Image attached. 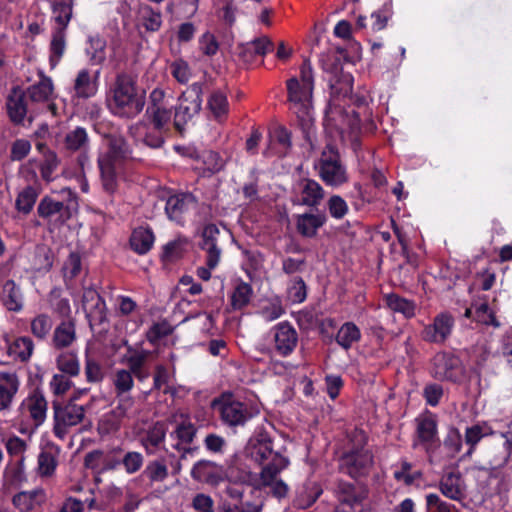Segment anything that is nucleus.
Returning a JSON list of instances; mask_svg holds the SVG:
<instances>
[{
    "label": "nucleus",
    "mask_w": 512,
    "mask_h": 512,
    "mask_svg": "<svg viewBox=\"0 0 512 512\" xmlns=\"http://www.w3.org/2000/svg\"><path fill=\"white\" fill-rule=\"evenodd\" d=\"M325 70L329 74L330 99L325 110L324 123L326 134L330 138L342 137L347 120V111L340 105L351 92L350 79L342 75V65L349 62L347 50L336 46L327 53Z\"/></svg>",
    "instance_id": "nucleus-1"
},
{
    "label": "nucleus",
    "mask_w": 512,
    "mask_h": 512,
    "mask_svg": "<svg viewBox=\"0 0 512 512\" xmlns=\"http://www.w3.org/2000/svg\"><path fill=\"white\" fill-rule=\"evenodd\" d=\"M248 452L252 460L262 469L260 480L267 494L281 500L288 495L289 487L277 475L289 465L288 457L274 448V442L268 433H260L249 442Z\"/></svg>",
    "instance_id": "nucleus-2"
},
{
    "label": "nucleus",
    "mask_w": 512,
    "mask_h": 512,
    "mask_svg": "<svg viewBox=\"0 0 512 512\" xmlns=\"http://www.w3.org/2000/svg\"><path fill=\"white\" fill-rule=\"evenodd\" d=\"M300 79L292 77L287 80L288 101L297 114L303 136L311 149L317 147V131L315 119L312 117V93L314 89L313 70L309 59H305L300 67Z\"/></svg>",
    "instance_id": "nucleus-3"
},
{
    "label": "nucleus",
    "mask_w": 512,
    "mask_h": 512,
    "mask_svg": "<svg viewBox=\"0 0 512 512\" xmlns=\"http://www.w3.org/2000/svg\"><path fill=\"white\" fill-rule=\"evenodd\" d=\"M139 160L140 158L133 155L131 145L122 135H108L107 150L100 154L97 159L104 191L113 195L118 189L117 169L123 167L128 161Z\"/></svg>",
    "instance_id": "nucleus-4"
},
{
    "label": "nucleus",
    "mask_w": 512,
    "mask_h": 512,
    "mask_svg": "<svg viewBox=\"0 0 512 512\" xmlns=\"http://www.w3.org/2000/svg\"><path fill=\"white\" fill-rule=\"evenodd\" d=\"M107 105L115 116L127 119L136 117L144 108L145 97L137 92L135 77L126 72L118 73L110 89Z\"/></svg>",
    "instance_id": "nucleus-5"
},
{
    "label": "nucleus",
    "mask_w": 512,
    "mask_h": 512,
    "mask_svg": "<svg viewBox=\"0 0 512 512\" xmlns=\"http://www.w3.org/2000/svg\"><path fill=\"white\" fill-rule=\"evenodd\" d=\"M78 209V195L69 187L44 195L37 205V216L48 224H66Z\"/></svg>",
    "instance_id": "nucleus-6"
},
{
    "label": "nucleus",
    "mask_w": 512,
    "mask_h": 512,
    "mask_svg": "<svg viewBox=\"0 0 512 512\" xmlns=\"http://www.w3.org/2000/svg\"><path fill=\"white\" fill-rule=\"evenodd\" d=\"M77 399V396H72L67 401L52 402L53 434L60 440H64L69 429L80 424L85 418L86 409L83 405L76 404Z\"/></svg>",
    "instance_id": "nucleus-7"
},
{
    "label": "nucleus",
    "mask_w": 512,
    "mask_h": 512,
    "mask_svg": "<svg viewBox=\"0 0 512 512\" xmlns=\"http://www.w3.org/2000/svg\"><path fill=\"white\" fill-rule=\"evenodd\" d=\"M364 438L357 445H353L339 458V469L341 472L357 480L367 477L374 467L373 453L365 447Z\"/></svg>",
    "instance_id": "nucleus-8"
},
{
    "label": "nucleus",
    "mask_w": 512,
    "mask_h": 512,
    "mask_svg": "<svg viewBox=\"0 0 512 512\" xmlns=\"http://www.w3.org/2000/svg\"><path fill=\"white\" fill-rule=\"evenodd\" d=\"M158 199L165 202L164 212L168 220L178 226L186 224V215L196 208L198 200L191 192H178L166 189L158 194Z\"/></svg>",
    "instance_id": "nucleus-9"
},
{
    "label": "nucleus",
    "mask_w": 512,
    "mask_h": 512,
    "mask_svg": "<svg viewBox=\"0 0 512 512\" xmlns=\"http://www.w3.org/2000/svg\"><path fill=\"white\" fill-rule=\"evenodd\" d=\"M430 374L438 381L459 384L465 378V367L458 356L449 352H438L431 360Z\"/></svg>",
    "instance_id": "nucleus-10"
},
{
    "label": "nucleus",
    "mask_w": 512,
    "mask_h": 512,
    "mask_svg": "<svg viewBox=\"0 0 512 512\" xmlns=\"http://www.w3.org/2000/svg\"><path fill=\"white\" fill-rule=\"evenodd\" d=\"M202 86L194 83L190 89L181 95L179 104L175 107L173 126L179 134H183L186 124L198 114L202 105Z\"/></svg>",
    "instance_id": "nucleus-11"
},
{
    "label": "nucleus",
    "mask_w": 512,
    "mask_h": 512,
    "mask_svg": "<svg viewBox=\"0 0 512 512\" xmlns=\"http://www.w3.org/2000/svg\"><path fill=\"white\" fill-rule=\"evenodd\" d=\"M211 407L219 412L222 423L230 427L244 426L251 418L247 405L231 395L223 394L213 399Z\"/></svg>",
    "instance_id": "nucleus-12"
},
{
    "label": "nucleus",
    "mask_w": 512,
    "mask_h": 512,
    "mask_svg": "<svg viewBox=\"0 0 512 512\" xmlns=\"http://www.w3.org/2000/svg\"><path fill=\"white\" fill-rule=\"evenodd\" d=\"M326 149L329 151V155L322 151V181L327 186L337 188L348 182L347 169L335 146L327 143Z\"/></svg>",
    "instance_id": "nucleus-13"
},
{
    "label": "nucleus",
    "mask_w": 512,
    "mask_h": 512,
    "mask_svg": "<svg viewBox=\"0 0 512 512\" xmlns=\"http://www.w3.org/2000/svg\"><path fill=\"white\" fill-rule=\"evenodd\" d=\"M122 451L120 446L113 447L109 451L94 449L84 456V467L92 470L96 475L115 471L121 465Z\"/></svg>",
    "instance_id": "nucleus-14"
},
{
    "label": "nucleus",
    "mask_w": 512,
    "mask_h": 512,
    "mask_svg": "<svg viewBox=\"0 0 512 512\" xmlns=\"http://www.w3.org/2000/svg\"><path fill=\"white\" fill-rule=\"evenodd\" d=\"M220 229L214 223H207L200 232L198 247L206 252V265L216 268L220 262L222 250L218 246Z\"/></svg>",
    "instance_id": "nucleus-15"
},
{
    "label": "nucleus",
    "mask_w": 512,
    "mask_h": 512,
    "mask_svg": "<svg viewBox=\"0 0 512 512\" xmlns=\"http://www.w3.org/2000/svg\"><path fill=\"white\" fill-rule=\"evenodd\" d=\"M47 408L48 403L43 392L39 388H35L22 401L19 411L22 417H28L35 427H39L46 419Z\"/></svg>",
    "instance_id": "nucleus-16"
},
{
    "label": "nucleus",
    "mask_w": 512,
    "mask_h": 512,
    "mask_svg": "<svg viewBox=\"0 0 512 512\" xmlns=\"http://www.w3.org/2000/svg\"><path fill=\"white\" fill-rule=\"evenodd\" d=\"M190 475L196 482L217 487L225 479V470L222 465L216 462L201 459L194 463Z\"/></svg>",
    "instance_id": "nucleus-17"
},
{
    "label": "nucleus",
    "mask_w": 512,
    "mask_h": 512,
    "mask_svg": "<svg viewBox=\"0 0 512 512\" xmlns=\"http://www.w3.org/2000/svg\"><path fill=\"white\" fill-rule=\"evenodd\" d=\"M166 434L167 426L162 421H156L139 434V443L146 456H155L160 449L167 451L165 447Z\"/></svg>",
    "instance_id": "nucleus-18"
},
{
    "label": "nucleus",
    "mask_w": 512,
    "mask_h": 512,
    "mask_svg": "<svg viewBox=\"0 0 512 512\" xmlns=\"http://www.w3.org/2000/svg\"><path fill=\"white\" fill-rule=\"evenodd\" d=\"M273 339L274 350L282 357L291 355L298 344L297 331L288 321L280 322L273 327Z\"/></svg>",
    "instance_id": "nucleus-19"
},
{
    "label": "nucleus",
    "mask_w": 512,
    "mask_h": 512,
    "mask_svg": "<svg viewBox=\"0 0 512 512\" xmlns=\"http://www.w3.org/2000/svg\"><path fill=\"white\" fill-rule=\"evenodd\" d=\"M454 318L448 312L435 316L433 323L426 325L421 332L424 341L430 343H444L452 332Z\"/></svg>",
    "instance_id": "nucleus-20"
},
{
    "label": "nucleus",
    "mask_w": 512,
    "mask_h": 512,
    "mask_svg": "<svg viewBox=\"0 0 512 512\" xmlns=\"http://www.w3.org/2000/svg\"><path fill=\"white\" fill-rule=\"evenodd\" d=\"M416 433L421 445L428 454L434 453L440 446L436 415L429 413L418 419Z\"/></svg>",
    "instance_id": "nucleus-21"
},
{
    "label": "nucleus",
    "mask_w": 512,
    "mask_h": 512,
    "mask_svg": "<svg viewBox=\"0 0 512 512\" xmlns=\"http://www.w3.org/2000/svg\"><path fill=\"white\" fill-rule=\"evenodd\" d=\"M0 302L8 312L19 313L24 308V296L20 285L7 279L1 286Z\"/></svg>",
    "instance_id": "nucleus-22"
},
{
    "label": "nucleus",
    "mask_w": 512,
    "mask_h": 512,
    "mask_svg": "<svg viewBox=\"0 0 512 512\" xmlns=\"http://www.w3.org/2000/svg\"><path fill=\"white\" fill-rule=\"evenodd\" d=\"M64 148L69 152H80L78 163L83 166L88 159L86 153L89 148V136L84 127L77 126L66 133L64 137Z\"/></svg>",
    "instance_id": "nucleus-23"
},
{
    "label": "nucleus",
    "mask_w": 512,
    "mask_h": 512,
    "mask_svg": "<svg viewBox=\"0 0 512 512\" xmlns=\"http://www.w3.org/2000/svg\"><path fill=\"white\" fill-rule=\"evenodd\" d=\"M26 98V93L16 88H14L7 97V114L14 125L24 124L28 112Z\"/></svg>",
    "instance_id": "nucleus-24"
},
{
    "label": "nucleus",
    "mask_w": 512,
    "mask_h": 512,
    "mask_svg": "<svg viewBox=\"0 0 512 512\" xmlns=\"http://www.w3.org/2000/svg\"><path fill=\"white\" fill-rule=\"evenodd\" d=\"M441 493L454 501H462L465 498L462 475L459 471L445 473L439 481Z\"/></svg>",
    "instance_id": "nucleus-25"
},
{
    "label": "nucleus",
    "mask_w": 512,
    "mask_h": 512,
    "mask_svg": "<svg viewBox=\"0 0 512 512\" xmlns=\"http://www.w3.org/2000/svg\"><path fill=\"white\" fill-rule=\"evenodd\" d=\"M335 493L340 505L361 504L368 496V490L365 486H356L342 480L337 482Z\"/></svg>",
    "instance_id": "nucleus-26"
},
{
    "label": "nucleus",
    "mask_w": 512,
    "mask_h": 512,
    "mask_svg": "<svg viewBox=\"0 0 512 512\" xmlns=\"http://www.w3.org/2000/svg\"><path fill=\"white\" fill-rule=\"evenodd\" d=\"M98 75L99 71L95 73L93 79L88 69H81L74 80L73 89L75 95L81 99L95 96L98 91Z\"/></svg>",
    "instance_id": "nucleus-27"
},
{
    "label": "nucleus",
    "mask_w": 512,
    "mask_h": 512,
    "mask_svg": "<svg viewBox=\"0 0 512 512\" xmlns=\"http://www.w3.org/2000/svg\"><path fill=\"white\" fill-rule=\"evenodd\" d=\"M169 474L170 472L167 464V458L163 455H160L146 463L145 468L141 473V477L148 480L150 484H154L166 481L169 477Z\"/></svg>",
    "instance_id": "nucleus-28"
},
{
    "label": "nucleus",
    "mask_w": 512,
    "mask_h": 512,
    "mask_svg": "<svg viewBox=\"0 0 512 512\" xmlns=\"http://www.w3.org/2000/svg\"><path fill=\"white\" fill-rule=\"evenodd\" d=\"M19 389V380L15 373L0 372V411L10 407Z\"/></svg>",
    "instance_id": "nucleus-29"
},
{
    "label": "nucleus",
    "mask_w": 512,
    "mask_h": 512,
    "mask_svg": "<svg viewBox=\"0 0 512 512\" xmlns=\"http://www.w3.org/2000/svg\"><path fill=\"white\" fill-rule=\"evenodd\" d=\"M54 91L52 79L43 73L39 75V81L29 86L26 91V97L32 102H49Z\"/></svg>",
    "instance_id": "nucleus-30"
},
{
    "label": "nucleus",
    "mask_w": 512,
    "mask_h": 512,
    "mask_svg": "<svg viewBox=\"0 0 512 512\" xmlns=\"http://www.w3.org/2000/svg\"><path fill=\"white\" fill-rule=\"evenodd\" d=\"M155 235L150 227H138L130 236V247L139 255L148 253L153 247Z\"/></svg>",
    "instance_id": "nucleus-31"
},
{
    "label": "nucleus",
    "mask_w": 512,
    "mask_h": 512,
    "mask_svg": "<svg viewBox=\"0 0 512 512\" xmlns=\"http://www.w3.org/2000/svg\"><path fill=\"white\" fill-rule=\"evenodd\" d=\"M44 501V492L42 489L31 491H21L12 498V504L20 512H29L35 509Z\"/></svg>",
    "instance_id": "nucleus-32"
},
{
    "label": "nucleus",
    "mask_w": 512,
    "mask_h": 512,
    "mask_svg": "<svg viewBox=\"0 0 512 512\" xmlns=\"http://www.w3.org/2000/svg\"><path fill=\"white\" fill-rule=\"evenodd\" d=\"M254 295L253 288L250 283L239 279L230 295V306L234 311H240L247 307Z\"/></svg>",
    "instance_id": "nucleus-33"
},
{
    "label": "nucleus",
    "mask_w": 512,
    "mask_h": 512,
    "mask_svg": "<svg viewBox=\"0 0 512 512\" xmlns=\"http://www.w3.org/2000/svg\"><path fill=\"white\" fill-rule=\"evenodd\" d=\"M40 195V186L27 185L17 195L15 209L24 216L29 215Z\"/></svg>",
    "instance_id": "nucleus-34"
},
{
    "label": "nucleus",
    "mask_w": 512,
    "mask_h": 512,
    "mask_svg": "<svg viewBox=\"0 0 512 512\" xmlns=\"http://www.w3.org/2000/svg\"><path fill=\"white\" fill-rule=\"evenodd\" d=\"M76 339L73 320L62 321L54 330L52 343L56 349L69 347Z\"/></svg>",
    "instance_id": "nucleus-35"
},
{
    "label": "nucleus",
    "mask_w": 512,
    "mask_h": 512,
    "mask_svg": "<svg viewBox=\"0 0 512 512\" xmlns=\"http://www.w3.org/2000/svg\"><path fill=\"white\" fill-rule=\"evenodd\" d=\"M73 5V0H61L52 4V13L55 21L53 29L67 31L73 15Z\"/></svg>",
    "instance_id": "nucleus-36"
},
{
    "label": "nucleus",
    "mask_w": 512,
    "mask_h": 512,
    "mask_svg": "<svg viewBox=\"0 0 512 512\" xmlns=\"http://www.w3.org/2000/svg\"><path fill=\"white\" fill-rule=\"evenodd\" d=\"M207 105L216 121L223 122L226 120L229 112V102L224 92L214 90L208 98Z\"/></svg>",
    "instance_id": "nucleus-37"
},
{
    "label": "nucleus",
    "mask_w": 512,
    "mask_h": 512,
    "mask_svg": "<svg viewBox=\"0 0 512 512\" xmlns=\"http://www.w3.org/2000/svg\"><path fill=\"white\" fill-rule=\"evenodd\" d=\"M146 116L153 129L166 133L170 132L171 109L165 107H147Z\"/></svg>",
    "instance_id": "nucleus-38"
},
{
    "label": "nucleus",
    "mask_w": 512,
    "mask_h": 512,
    "mask_svg": "<svg viewBox=\"0 0 512 512\" xmlns=\"http://www.w3.org/2000/svg\"><path fill=\"white\" fill-rule=\"evenodd\" d=\"M361 339V331L354 322H345L338 330L335 340L344 350H349Z\"/></svg>",
    "instance_id": "nucleus-39"
},
{
    "label": "nucleus",
    "mask_w": 512,
    "mask_h": 512,
    "mask_svg": "<svg viewBox=\"0 0 512 512\" xmlns=\"http://www.w3.org/2000/svg\"><path fill=\"white\" fill-rule=\"evenodd\" d=\"M67 31L60 29L52 30V38L49 46V62L52 67L56 66L63 57L66 49Z\"/></svg>",
    "instance_id": "nucleus-40"
},
{
    "label": "nucleus",
    "mask_w": 512,
    "mask_h": 512,
    "mask_svg": "<svg viewBox=\"0 0 512 512\" xmlns=\"http://www.w3.org/2000/svg\"><path fill=\"white\" fill-rule=\"evenodd\" d=\"M493 433L492 428L485 423L467 427L465 431V442L469 445V449L464 456H470L481 439Z\"/></svg>",
    "instance_id": "nucleus-41"
},
{
    "label": "nucleus",
    "mask_w": 512,
    "mask_h": 512,
    "mask_svg": "<svg viewBox=\"0 0 512 512\" xmlns=\"http://www.w3.org/2000/svg\"><path fill=\"white\" fill-rule=\"evenodd\" d=\"M386 305L394 312L403 314L406 318L415 315V303L411 300L403 298L395 293H390L384 297Z\"/></svg>",
    "instance_id": "nucleus-42"
},
{
    "label": "nucleus",
    "mask_w": 512,
    "mask_h": 512,
    "mask_svg": "<svg viewBox=\"0 0 512 512\" xmlns=\"http://www.w3.org/2000/svg\"><path fill=\"white\" fill-rule=\"evenodd\" d=\"M197 427L188 419L177 423L174 431L170 433L172 439L177 440L175 444L190 445L197 434Z\"/></svg>",
    "instance_id": "nucleus-43"
},
{
    "label": "nucleus",
    "mask_w": 512,
    "mask_h": 512,
    "mask_svg": "<svg viewBox=\"0 0 512 512\" xmlns=\"http://www.w3.org/2000/svg\"><path fill=\"white\" fill-rule=\"evenodd\" d=\"M140 16L143 27L148 32H157L162 26V13L150 5H143L140 8Z\"/></svg>",
    "instance_id": "nucleus-44"
},
{
    "label": "nucleus",
    "mask_w": 512,
    "mask_h": 512,
    "mask_svg": "<svg viewBox=\"0 0 512 512\" xmlns=\"http://www.w3.org/2000/svg\"><path fill=\"white\" fill-rule=\"evenodd\" d=\"M24 456L22 455L9 469L6 470L4 477L6 485L10 488H19L27 481L25 473Z\"/></svg>",
    "instance_id": "nucleus-45"
},
{
    "label": "nucleus",
    "mask_w": 512,
    "mask_h": 512,
    "mask_svg": "<svg viewBox=\"0 0 512 512\" xmlns=\"http://www.w3.org/2000/svg\"><path fill=\"white\" fill-rule=\"evenodd\" d=\"M320 227V217L310 213L296 216L297 232L304 237H312Z\"/></svg>",
    "instance_id": "nucleus-46"
},
{
    "label": "nucleus",
    "mask_w": 512,
    "mask_h": 512,
    "mask_svg": "<svg viewBox=\"0 0 512 512\" xmlns=\"http://www.w3.org/2000/svg\"><path fill=\"white\" fill-rule=\"evenodd\" d=\"M202 164L204 165V174L213 175L222 171L225 167V160L216 151L205 150L199 156Z\"/></svg>",
    "instance_id": "nucleus-47"
},
{
    "label": "nucleus",
    "mask_w": 512,
    "mask_h": 512,
    "mask_svg": "<svg viewBox=\"0 0 512 512\" xmlns=\"http://www.w3.org/2000/svg\"><path fill=\"white\" fill-rule=\"evenodd\" d=\"M56 366L61 374L70 377L77 376L80 372L78 357L72 352H63L56 358Z\"/></svg>",
    "instance_id": "nucleus-48"
},
{
    "label": "nucleus",
    "mask_w": 512,
    "mask_h": 512,
    "mask_svg": "<svg viewBox=\"0 0 512 512\" xmlns=\"http://www.w3.org/2000/svg\"><path fill=\"white\" fill-rule=\"evenodd\" d=\"M170 374L166 366L158 364L155 367L153 376V389L161 390L165 395L175 396L177 390L175 387L169 385Z\"/></svg>",
    "instance_id": "nucleus-49"
},
{
    "label": "nucleus",
    "mask_w": 512,
    "mask_h": 512,
    "mask_svg": "<svg viewBox=\"0 0 512 512\" xmlns=\"http://www.w3.org/2000/svg\"><path fill=\"white\" fill-rule=\"evenodd\" d=\"M58 466L57 453L51 450H42L38 455V474L41 477H51Z\"/></svg>",
    "instance_id": "nucleus-50"
},
{
    "label": "nucleus",
    "mask_w": 512,
    "mask_h": 512,
    "mask_svg": "<svg viewBox=\"0 0 512 512\" xmlns=\"http://www.w3.org/2000/svg\"><path fill=\"white\" fill-rule=\"evenodd\" d=\"M33 352V341L29 337H18L13 343L9 345L8 353L11 356L19 358L21 361H26L30 358Z\"/></svg>",
    "instance_id": "nucleus-51"
},
{
    "label": "nucleus",
    "mask_w": 512,
    "mask_h": 512,
    "mask_svg": "<svg viewBox=\"0 0 512 512\" xmlns=\"http://www.w3.org/2000/svg\"><path fill=\"white\" fill-rule=\"evenodd\" d=\"M297 322L304 331H315L320 333V318L316 308L304 309L298 313Z\"/></svg>",
    "instance_id": "nucleus-52"
},
{
    "label": "nucleus",
    "mask_w": 512,
    "mask_h": 512,
    "mask_svg": "<svg viewBox=\"0 0 512 512\" xmlns=\"http://www.w3.org/2000/svg\"><path fill=\"white\" fill-rule=\"evenodd\" d=\"M106 41L99 36L89 38V47L86 53L92 65H101L106 59Z\"/></svg>",
    "instance_id": "nucleus-53"
},
{
    "label": "nucleus",
    "mask_w": 512,
    "mask_h": 512,
    "mask_svg": "<svg viewBox=\"0 0 512 512\" xmlns=\"http://www.w3.org/2000/svg\"><path fill=\"white\" fill-rule=\"evenodd\" d=\"M84 312L89 326L93 328L107 321V308L105 300L95 304L84 307Z\"/></svg>",
    "instance_id": "nucleus-54"
},
{
    "label": "nucleus",
    "mask_w": 512,
    "mask_h": 512,
    "mask_svg": "<svg viewBox=\"0 0 512 512\" xmlns=\"http://www.w3.org/2000/svg\"><path fill=\"white\" fill-rule=\"evenodd\" d=\"M113 384L117 397H121L122 395L128 393L134 387V379L132 373L126 369L117 370L113 378Z\"/></svg>",
    "instance_id": "nucleus-55"
},
{
    "label": "nucleus",
    "mask_w": 512,
    "mask_h": 512,
    "mask_svg": "<svg viewBox=\"0 0 512 512\" xmlns=\"http://www.w3.org/2000/svg\"><path fill=\"white\" fill-rule=\"evenodd\" d=\"M52 319L47 314H39L31 321V333L39 340H45L52 329Z\"/></svg>",
    "instance_id": "nucleus-56"
},
{
    "label": "nucleus",
    "mask_w": 512,
    "mask_h": 512,
    "mask_svg": "<svg viewBox=\"0 0 512 512\" xmlns=\"http://www.w3.org/2000/svg\"><path fill=\"white\" fill-rule=\"evenodd\" d=\"M443 447L446 450V455L449 458H454L462 448V435L455 427H450L448 433L443 441Z\"/></svg>",
    "instance_id": "nucleus-57"
},
{
    "label": "nucleus",
    "mask_w": 512,
    "mask_h": 512,
    "mask_svg": "<svg viewBox=\"0 0 512 512\" xmlns=\"http://www.w3.org/2000/svg\"><path fill=\"white\" fill-rule=\"evenodd\" d=\"M172 332L173 327L168 321L163 320L161 322L153 323L146 332V339L150 344L156 345L161 339L172 334Z\"/></svg>",
    "instance_id": "nucleus-58"
},
{
    "label": "nucleus",
    "mask_w": 512,
    "mask_h": 512,
    "mask_svg": "<svg viewBox=\"0 0 512 512\" xmlns=\"http://www.w3.org/2000/svg\"><path fill=\"white\" fill-rule=\"evenodd\" d=\"M65 282L75 279L82 270V259L78 252H71L63 265Z\"/></svg>",
    "instance_id": "nucleus-59"
},
{
    "label": "nucleus",
    "mask_w": 512,
    "mask_h": 512,
    "mask_svg": "<svg viewBox=\"0 0 512 512\" xmlns=\"http://www.w3.org/2000/svg\"><path fill=\"white\" fill-rule=\"evenodd\" d=\"M59 165L60 159L58 158L56 152L48 153V156L43 158L39 166L41 178L46 183L52 182L54 180L53 174L58 169Z\"/></svg>",
    "instance_id": "nucleus-60"
},
{
    "label": "nucleus",
    "mask_w": 512,
    "mask_h": 512,
    "mask_svg": "<svg viewBox=\"0 0 512 512\" xmlns=\"http://www.w3.org/2000/svg\"><path fill=\"white\" fill-rule=\"evenodd\" d=\"M120 461L125 472L131 475L140 471L144 463V456L138 451H128L120 457Z\"/></svg>",
    "instance_id": "nucleus-61"
},
{
    "label": "nucleus",
    "mask_w": 512,
    "mask_h": 512,
    "mask_svg": "<svg viewBox=\"0 0 512 512\" xmlns=\"http://www.w3.org/2000/svg\"><path fill=\"white\" fill-rule=\"evenodd\" d=\"M198 47L203 55L213 57L218 53L220 44L213 33L206 31L199 37Z\"/></svg>",
    "instance_id": "nucleus-62"
},
{
    "label": "nucleus",
    "mask_w": 512,
    "mask_h": 512,
    "mask_svg": "<svg viewBox=\"0 0 512 512\" xmlns=\"http://www.w3.org/2000/svg\"><path fill=\"white\" fill-rule=\"evenodd\" d=\"M320 200V185L314 180H306L301 193V204L316 205Z\"/></svg>",
    "instance_id": "nucleus-63"
},
{
    "label": "nucleus",
    "mask_w": 512,
    "mask_h": 512,
    "mask_svg": "<svg viewBox=\"0 0 512 512\" xmlns=\"http://www.w3.org/2000/svg\"><path fill=\"white\" fill-rule=\"evenodd\" d=\"M326 207L330 216L337 220L343 219L349 210L346 201L339 195H332L327 200Z\"/></svg>",
    "instance_id": "nucleus-64"
}]
</instances>
